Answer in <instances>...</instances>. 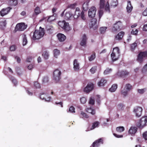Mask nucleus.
<instances>
[{
	"mask_svg": "<svg viewBox=\"0 0 147 147\" xmlns=\"http://www.w3.org/2000/svg\"><path fill=\"white\" fill-rule=\"evenodd\" d=\"M103 138H100L94 142L90 147H98L101 144H103Z\"/></svg>",
	"mask_w": 147,
	"mask_h": 147,
	"instance_id": "10",
	"label": "nucleus"
},
{
	"mask_svg": "<svg viewBox=\"0 0 147 147\" xmlns=\"http://www.w3.org/2000/svg\"><path fill=\"white\" fill-rule=\"evenodd\" d=\"M8 4L11 6H15L18 3L17 0H8Z\"/></svg>",
	"mask_w": 147,
	"mask_h": 147,
	"instance_id": "25",
	"label": "nucleus"
},
{
	"mask_svg": "<svg viewBox=\"0 0 147 147\" xmlns=\"http://www.w3.org/2000/svg\"><path fill=\"white\" fill-rule=\"evenodd\" d=\"M95 58V53L94 52L91 56L88 57L89 61H91L94 60Z\"/></svg>",
	"mask_w": 147,
	"mask_h": 147,
	"instance_id": "42",
	"label": "nucleus"
},
{
	"mask_svg": "<svg viewBox=\"0 0 147 147\" xmlns=\"http://www.w3.org/2000/svg\"><path fill=\"white\" fill-rule=\"evenodd\" d=\"M53 80L56 83L61 79V71L58 69H56L53 72Z\"/></svg>",
	"mask_w": 147,
	"mask_h": 147,
	"instance_id": "8",
	"label": "nucleus"
},
{
	"mask_svg": "<svg viewBox=\"0 0 147 147\" xmlns=\"http://www.w3.org/2000/svg\"><path fill=\"white\" fill-rule=\"evenodd\" d=\"M143 30L144 31H147V24L144 25L143 28Z\"/></svg>",
	"mask_w": 147,
	"mask_h": 147,
	"instance_id": "64",
	"label": "nucleus"
},
{
	"mask_svg": "<svg viewBox=\"0 0 147 147\" xmlns=\"http://www.w3.org/2000/svg\"><path fill=\"white\" fill-rule=\"evenodd\" d=\"M74 68L75 71H78L80 68L79 64L77 59H75L74 61Z\"/></svg>",
	"mask_w": 147,
	"mask_h": 147,
	"instance_id": "20",
	"label": "nucleus"
},
{
	"mask_svg": "<svg viewBox=\"0 0 147 147\" xmlns=\"http://www.w3.org/2000/svg\"><path fill=\"white\" fill-rule=\"evenodd\" d=\"M80 16L83 20L85 21L86 20V18L84 14V11H82L81 12Z\"/></svg>",
	"mask_w": 147,
	"mask_h": 147,
	"instance_id": "39",
	"label": "nucleus"
},
{
	"mask_svg": "<svg viewBox=\"0 0 147 147\" xmlns=\"http://www.w3.org/2000/svg\"><path fill=\"white\" fill-rule=\"evenodd\" d=\"M57 37L59 41L63 42L66 39V37L63 34L59 33L57 35Z\"/></svg>",
	"mask_w": 147,
	"mask_h": 147,
	"instance_id": "17",
	"label": "nucleus"
},
{
	"mask_svg": "<svg viewBox=\"0 0 147 147\" xmlns=\"http://www.w3.org/2000/svg\"><path fill=\"white\" fill-rule=\"evenodd\" d=\"M127 92H128L127 91V90H125L124 91H123L122 90L121 91V94L123 95H124V96H125L127 94Z\"/></svg>",
	"mask_w": 147,
	"mask_h": 147,
	"instance_id": "62",
	"label": "nucleus"
},
{
	"mask_svg": "<svg viewBox=\"0 0 147 147\" xmlns=\"http://www.w3.org/2000/svg\"><path fill=\"white\" fill-rule=\"evenodd\" d=\"M9 49L11 51H14L16 49V47L15 45H13L10 46Z\"/></svg>",
	"mask_w": 147,
	"mask_h": 147,
	"instance_id": "50",
	"label": "nucleus"
},
{
	"mask_svg": "<svg viewBox=\"0 0 147 147\" xmlns=\"http://www.w3.org/2000/svg\"><path fill=\"white\" fill-rule=\"evenodd\" d=\"M123 104L120 103L118 104L117 105V108L119 110H121L123 107Z\"/></svg>",
	"mask_w": 147,
	"mask_h": 147,
	"instance_id": "57",
	"label": "nucleus"
},
{
	"mask_svg": "<svg viewBox=\"0 0 147 147\" xmlns=\"http://www.w3.org/2000/svg\"><path fill=\"white\" fill-rule=\"evenodd\" d=\"M142 111V107H137L134 108V112L135 113L137 117H139L141 115Z\"/></svg>",
	"mask_w": 147,
	"mask_h": 147,
	"instance_id": "11",
	"label": "nucleus"
},
{
	"mask_svg": "<svg viewBox=\"0 0 147 147\" xmlns=\"http://www.w3.org/2000/svg\"><path fill=\"white\" fill-rule=\"evenodd\" d=\"M27 25H25L24 23H21L18 24L15 28V30L17 31H22L27 28Z\"/></svg>",
	"mask_w": 147,
	"mask_h": 147,
	"instance_id": "9",
	"label": "nucleus"
},
{
	"mask_svg": "<svg viewBox=\"0 0 147 147\" xmlns=\"http://www.w3.org/2000/svg\"><path fill=\"white\" fill-rule=\"evenodd\" d=\"M51 99V97L50 96H48V95H47V97L45 96V99L46 101L47 102H49Z\"/></svg>",
	"mask_w": 147,
	"mask_h": 147,
	"instance_id": "61",
	"label": "nucleus"
},
{
	"mask_svg": "<svg viewBox=\"0 0 147 147\" xmlns=\"http://www.w3.org/2000/svg\"><path fill=\"white\" fill-rule=\"evenodd\" d=\"M94 88V84L92 83L87 84L86 87L84 89V92L86 93H89Z\"/></svg>",
	"mask_w": 147,
	"mask_h": 147,
	"instance_id": "13",
	"label": "nucleus"
},
{
	"mask_svg": "<svg viewBox=\"0 0 147 147\" xmlns=\"http://www.w3.org/2000/svg\"><path fill=\"white\" fill-rule=\"evenodd\" d=\"M97 22V20L96 19H92L89 24L90 27V28L93 27L96 24Z\"/></svg>",
	"mask_w": 147,
	"mask_h": 147,
	"instance_id": "28",
	"label": "nucleus"
},
{
	"mask_svg": "<svg viewBox=\"0 0 147 147\" xmlns=\"http://www.w3.org/2000/svg\"><path fill=\"white\" fill-rule=\"evenodd\" d=\"M107 83V80L104 78H102L98 83V85L99 86H104Z\"/></svg>",
	"mask_w": 147,
	"mask_h": 147,
	"instance_id": "21",
	"label": "nucleus"
},
{
	"mask_svg": "<svg viewBox=\"0 0 147 147\" xmlns=\"http://www.w3.org/2000/svg\"><path fill=\"white\" fill-rule=\"evenodd\" d=\"M81 117H82V118H88L89 117V116L86 113L84 112H83V111H81Z\"/></svg>",
	"mask_w": 147,
	"mask_h": 147,
	"instance_id": "40",
	"label": "nucleus"
},
{
	"mask_svg": "<svg viewBox=\"0 0 147 147\" xmlns=\"http://www.w3.org/2000/svg\"><path fill=\"white\" fill-rule=\"evenodd\" d=\"M100 123L98 121H95L92 123L91 127L90 128V130H92L95 128L98 127Z\"/></svg>",
	"mask_w": 147,
	"mask_h": 147,
	"instance_id": "27",
	"label": "nucleus"
},
{
	"mask_svg": "<svg viewBox=\"0 0 147 147\" xmlns=\"http://www.w3.org/2000/svg\"><path fill=\"white\" fill-rule=\"evenodd\" d=\"M73 16V14L70 11L66 12L65 16V19L67 20H69L71 17Z\"/></svg>",
	"mask_w": 147,
	"mask_h": 147,
	"instance_id": "26",
	"label": "nucleus"
},
{
	"mask_svg": "<svg viewBox=\"0 0 147 147\" xmlns=\"http://www.w3.org/2000/svg\"><path fill=\"white\" fill-rule=\"evenodd\" d=\"M138 31L137 29H136L135 30H133L131 32V34L135 35H137L138 33Z\"/></svg>",
	"mask_w": 147,
	"mask_h": 147,
	"instance_id": "56",
	"label": "nucleus"
},
{
	"mask_svg": "<svg viewBox=\"0 0 147 147\" xmlns=\"http://www.w3.org/2000/svg\"><path fill=\"white\" fill-rule=\"evenodd\" d=\"M34 12L36 15H38L41 12L39 7L37 6L34 9Z\"/></svg>",
	"mask_w": 147,
	"mask_h": 147,
	"instance_id": "33",
	"label": "nucleus"
},
{
	"mask_svg": "<svg viewBox=\"0 0 147 147\" xmlns=\"http://www.w3.org/2000/svg\"><path fill=\"white\" fill-rule=\"evenodd\" d=\"M59 26L65 31H68L70 30V28L69 23L65 21H59L58 23Z\"/></svg>",
	"mask_w": 147,
	"mask_h": 147,
	"instance_id": "5",
	"label": "nucleus"
},
{
	"mask_svg": "<svg viewBox=\"0 0 147 147\" xmlns=\"http://www.w3.org/2000/svg\"><path fill=\"white\" fill-rule=\"evenodd\" d=\"M105 0H100V8L101 9H103L105 7V10L107 11L110 12L109 5L108 1L106 3L105 6Z\"/></svg>",
	"mask_w": 147,
	"mask_h": 147,
	"instance_id": "7",
	"label": "nucleus"
},
{
	"mask_svg": "<svg viewBox=\"0 0 147 147\" xmlns=\"http://www.w3.org/2000/svg\"><path fill=\"white\" fill-rule=\"evenodd\" d=\"M147 57V51L140 52L137 56V60L138 62L141 63L144 61V58Z\"/></svg>",
	"mask_w": 147,
	"mask_h": 147,
	"instance_id": "6",
	"label": "nucleus"
},
{
	"mask_svg": "<svg viewBox=\"0 0 147 147\" xmlns=\"http://www.w3.org/2000/svg\"><path fill=\"white\" fill-rule=\"evenodd\" d=\"M88 103L89 104L91 105H93L95 103V101L94 98L92 97H90Z\"/></svg>",
	"mask_w": 147,
	"mask_h": 147,
	"instance_id": "43",
	"label": "nucleus"
},
{
	"mask_svg": "<svg viewBox=\"0 0 147 147\" xmlns=\"http://www.w3.org/2000/svg\"><path fill=\"white\" fill-rule=\"evenodd\" d=\"M80 13L81 12L75 11L74 13L73 14V16L74 17V18L76 19L80 17Z\"/></svg>",
	"mask_w": 147,
	"mask_h": 147,
	"instance_id": "34",
	"label": "nucleus"
},
{
	"mask_svg": "<svg viewBox=\"0 0 147 147\" xmlns=\"http://www.w3.org/2000/svg\"><path fill=\"white\" fill-rule=\"evenodd\" d=\"M11 9V8L10 7L2 9L0 11V15L2 16H4L8 14Z\"/></svg>",
	"mask_w": 147,
	"mask_h": 147,
	"instance_id": "14",
	"label": "nucleus"
},
{
	"mask_svg": "<svg viewBox=\"0 0 147 147\" xmlns=\"http://www.w3.org/2000/svg\"><path fill=\"white\" fill-rule=\"evenodd\" d=\"M45 30L43 28H41V30H35L33 33L32 39L33 40L39 39L43 37L45 34Z\"/></svg>",
	"mask_w": 147,
	"mask_h": 147,
	"instance_id": "1",
	"label": "nucleus"
},
{
	"mask_svg": "<svg viewBox=\"0 0 147 147\" xmlns=\"http://www.w3.org/2000/svg\"><path fill=\"white\" fill-rule=\"evenodd\" d=\"M28 42L26 36L25 34H24L23 36L22 45L23 46H25L26 45Z\"/></svg>",
	"mask_w": 147,
	"mask_h": 147,
	"instance_id": "31",
	"label": "nucleus"
},
{
	"mask_svg": "<svg viewBox=\"0 0 147 147\" xmlns=\"http://www.w3.org/2000/svg\"><path fill=\"white\" fill-rule=\"evenodd\" d=\"M34 86L36 88H40V84L37 82H34Z\"/></svg>",
	"mask_w": 147,
	"mask_h": 147,
	"instance_id": "51",
	"label": "nucleus"
},
{
	"mask_svg": "<svg viewBox=\"0 0 147 147\" xmlns=\"http://www.w3.org/2000/svg\"><path fill=\"white\" fill-rule=\"evenodd\" d=\"M80 101L81 103L84 104L85 103L86 101V98L85 97H82L80 98Z\"/></svg>",
	"mask_w": 147,
	"mask_h": 147,
	"instance_id": "47",
	"label": "nucleus"
},
{
	"mask_svg": "<svg viewBox=\"0 0 147 147\" xmlns=\"http://www.w3.org/2000/svg\"><path fill=\"white\" fill-rule=\"evenodd\" d=\"M118 75L121 77H125L128 76L129 73L126 70L122 71L118 73Z\"/></svg>",
	"mask_w": 147,
	"mask_h": 147,
	"instance_id": "22",
	"label": "nucleus"
},
{
	"mask_svg": "<svg viewBox=\"0 0 147 147\" xmlns=\"http://www.w3.org/2000/svg\"><path fill=\"white\" fill-rule=\"evenodd\" d=\"M125 130L123 126H120L117 127L116 129V131L119 132H121Z\"/></svg>",
	"mask_w": 147,
	"mask_h": 147,
	"instance_id": "36",
	"label": "nucleus"
},
{
	"mask_svg": "<svg viewBox=\"0 0 147 147\" xmlns=\"http://www.w3.org/2000/svg\"><path fill=\"white\" fill-rule=\"evenodd\" d=\"M12 83L14 84L15 86H16L17 84V82L16 80L13 77H12L10 78Z\"/></svg>",
	"mask_w": 147,
	"mask_h": 147,
	"instance_id": "45",
	"label": "nucleus"
},
{
	"mask_svg": "<svg viewBox=\"0 0 147 147\" xmlns=\"http://www.w3.org/2000/svg\"><path fill=\"white\" fill-rule=\"evenodd\" d=\"M69 112L71 113H75L74 108L73 106H71L70 107L69 110Z\"/></svg>",
	"mask_w": 147,
	"mask_h": 147,
	"instance_id": "52",
	"label": "nucleus"
},
{
	"mask_svg": "<svg viewBox=\"0 0 147 147\" xmlns=\"http://www.w3.org/2000/svg\"><path fill=\"white\" fill-rule=\"evenodd\" d=\"M42 55L44 59H48L49 56L48 53L47 51L44 52L42 54Z\"/></svg>",
	"mask_w": 147,
	"mask_h": 147,
	"instance_id": "32",
	"label": "nucleus"
},
{
	"mask_svg": "<svg viewBox=\"0 0 147 147\" xmlns=\"http://www.w3.org/2000/svg\"><path fill=\"white\" fill-rule=\"evenodd\" d=\"M143 137L146 140H147V131L143 133Z\"/></svg>",
	"mask_w": 147,
	"mask_h": 147,
	"instance_id": "55",
	"label": "nucleus"
},
{
	"mask_svg": "<svg viewBox=\"0 0 147 147\" xmlns=\"http://www.w3.org/2000/svg\"><path fill=\"white\" fill-rule=\"evenodd\" d=\"M49 78L47 76H45L43 78L42 82L43 83H47L49 81Z\"/></svg>",
	"mask_w": 147,
	"mask_h": 147,
	"instance_id": "53",
	"label": "nucleus"
},
{
	"mask_svg": "<svg viewBox=\"0 0 147 147\" xmlns=\"http://www.w3.org/2000/svg\"><path fill=\"white\" fill-rule=\"evenodd\" d=\"M142 71L143 72H147V64L144 67L142 70Z\"/></svg>",
	"mask_w": 147,
	"mask_h": 147,
	"instance_id": "58",
	"label": "nucleus"
},
{
	"mask_svg": "<svg viewBox=\"0 0 147 147\" xmlns=\"http://www.w3.org/2000/svg\"><path fill=\"white\" fill-rule=\"evenodd\" d=\"M112 71V69H109L108 68L104 71V74H108L111 72Z\"/></svg>",
	"mask_w": 147,
	"mask_h": 147,
	"instance_id": "46",
	"label": "nucleus"
},
{
	"mask_svg": "<svg viewBox=\"0 0 147 147\" xmlns=\"http://www.w3.org/2000/svg\"><path fill=\"white\" fill-rule=\"evenodd\" d=\"M125 88L127 90L130 91L132 89V86L130 84H127L125 85Z\"/></svg>",
	"mask_w": 147,
	"mask_h": 147,
	"instance_id": "44",
	"label": "nucleus"
},
{
	"mask_svg": "<svg viewBox=\"0 0 147 147\" xmlns=\"http://www.w3.org/2000/svg\"><path fill=\"white\" fill-rule=\"evenodd\" d=\"M147 123V116L142 117L136 123V125L139 128L142 129L146 125Z\"/></svg>",
	"mask_w": 147,
	"mask_h": 147,
	"instance_id": "3",
	"label": "nucleus"
},
{
	"mask_svg": "<svg viewBox=\"0 0 147 147\" xmlns=\"http://www.w3.org/2000/svg\"><path fill=\"white\" fill-rule=\"evenodd\" d=\"M123 28V25L121 21L116 22L114 24L111 29V31L114 33H116L117 32L121 30Z\"/></svg>",
	"mask_w": 147,
	"mask_h": 147,
	"instance_id": "2",
	"label": "nucleus"
},
{
	"mask_svg": "<svg viewBox=\"0 0 147 147\" xmlns=\"http://www.w3.org/2000/svg\"><path fill=\"white\" fill-rule=\"evenodd\" d=\"M138 92L140 94H143V93L145 91L144 89H138Z\"/></svg>",
	"mask_w": 147,
	"mask_h": 147,
	"instance_id": "60",
	"label": "nucleus"
},
{
	"mask_svg": "<svg viewBox=\"0 0 147 147\" xmlns=\"http://www.w3.org/2000/svg\"><path fill=\"white\" fill-rule=\"evenodd\" d=\"M107 27H100L99 29V31L101 34H104L106 31Z\"/></svg>",
	"mask_w": 147,
	"mask_h": 147,
	"instance_id": "35",
	"label": "nucleus"
},
{
	"mask_svg": "<svg viewBox=\"0 0 147 147\" xmlns=\"http://www.w3.org/2000/svg\"><path fill=\"white\" fill-rule=\"evenodd\" d=\"M118 4L117 0H113L110 4L111 7H116Z\"/></svg>",
	"mask_w": 147,
	"mask_h": 147,
	"instance_id": "29",
	"label": "nucleus"
},
{
	"mask_svg": "<svg viewBox=\"0 0 147 147\" xmlns=\"http://www.w3.org/2000/svg\"><path fill=\"white\" fill-rule=\"evenodd\" d=\"M127 12L128 13H130L133 9V7H128L127 6L126 7Z\"/></svg>",
	"mask_w": 147,
	"mask_h": 147,
	"instance_id": "54",
	"label": "nucleus"
},
{
	"mask_svg": "<svg viewBox=\"0 0 147 147\" xmlns=\"http://www.w3.org/2000/svg\"><path fill=\"white\" fill-rule=\"evenodd\" d=\"M47 17H44L41 19V21H42L45 20L46 21L48 22H51L55 19V18L53 17V15L49 16L47 19Z\"/></svg>",
	"mask_w": 147,
	"mask_h": 147,
	"instance_id": "19",
	"label": "nucleus"
},
{
	"mask_svg": "<svg viewBox=\"0 0 147 147\" xmlns=\"http://www.w3.org/2000/svg\"><path fill=\"white\" fill-rule=\"evenodd\" d=\"M47 94L44 93H41L40 94V98L42 100H44L45 96L47 97Z\"/></svg>",
	"mask_w": 147,
	"mask_h": 147,
	"instance_id": "41",
	"label": "nucleus"
},
{
	"mask_svg": "<svg viewBox=\"0 0 147 147\" xmlns=\"http://www.w3.org/2000/svg\"><path fill=\"white\" fill-rule=\"evenodd\" d=\"M87 40V38L86 34H84L82 36V40L80 43V45L84 47H86Z\"/></svg>",
	"mask_w": 147,
	"mask_h": 147,
	"instance_id": "15",
	"label": "nucleus"
},
{
	"mask_svg": "<svg viewBox=\"0 0 147 147\" xmlns=\"http://www.w3.org/2000/svg\"><path fill=\"white\" fill-rule=\"evenodd\" d=\"M53 53L54 56L56 57H57V56L59 55L60 54L59 51L57 49H55L53 50Z\"/></svg>",
	"mask_w": 147,
	"mask_h": 147,
	"instance_id": "37",
	"label": "nucleus"
},
{
	"mask_svg": "<svg viewBox=\"0 0 147 147\" xmlns=\"http://www.w3.org/2000/svg\"><path fill=\"white\" fill-rule=\"evenodd\" d=\"M125 34V33L123 31L120 32L115 36V39L120 40L122 39Z\"/></svg>",
	"mask_w": 147,
	"mask_h": 147,
	"instance_id": "18",
	"label": "nucleus"
},
{
	"mask_svg": "<svg viewBox=\"0 0 147 147\" xmlns=\"http://www.w3.org/2000/svg\"><path fill=\"white\" fill-rule=\"evenodd\" d=\"M137 130L138 128L136 127H131L129 130V133L131 136H134L137 132Z\"/></svg>",
	"mask_w": 147,
	"mask_h": 147,
	"instance_id": "16",
	"label": "nucleus"
},
{
	"mask_svg": "<svg viewBox=\"0 0 147 147\" xmlns=\"http://www.w3.org/2000/svg\"><path fill=\"white\" fill-rule=\"evenodd\" d=\"M90 2V0H87L82 5L83 10L84 11H87L88 8V4Z\"/></svg>",
	"mask_w": 147,
	"mask_h": 147,
	"instance_id": "23",
	"label": "nucleus"
},
{
	"mask_svg": "<svg viewBox=\"0 0 147 147\" xmlns=\"http://www.w3.org/2000/svg\"><path fill=\"white\" fill-rule=\"evenodd\" d=\"M96 70V66L93 67L90 69V71L92 74H93L95 72Z\"/></svg>",
	"mask_w": 147,
	"mask_h": 147,
	"instance_id": "48",
	"label": "nucleus"
},
{
	"mask_svg": "<svg viewBox=\"0 0 147 147\" xmlns=\"http://www.w3.org/2000/svg\"><path fill=\"white\" fill-rule=\"evenodd\" d=\"M120 56L119 49L118 47H116L113 49L111 55V58L113 61L117 60Z\"/></svg>",
	"mask_w": 147,
	"mask_h": 147,
	"instance_id": "4",
	"label": "nucleus"
},
{
	"mask_svg": "<svg viewBox=\"0 0 147 147\" xmlns=\"http://www.w3.org/2000/svg\"><path fill=\"white\" fill-rule=\"evenodd\" d=\"M99 18L100 19L103 13V11L102 10H100L99 11Z\"/></svg>",
	"mask_w": 147,
	"mask_h": 147,
	"instance_id": "59",
	"label": "nucleus"
},
{
	"mask_svg": "<svg viewBox=\"0 0 147 147\" xmlns=\"http://www.w3.org/2000/svg\"><path fill=\"white\" fill-rule=\"evenodd\" d=\"M117 88V84H113L111 87L109 89V91L111 92H113L115 91Z\"/></svg>",
	"mask_w": 147,
	"mask_h": 147,
	"instance_id": "30",
	"label": "nucleus"
},
{
	"mask_svg": "<svg viewBox=\"0 0 147 147\" xmlns=\"http://www.w3.org/2000/svg\"><path fill=\"white\" fill-rule=\"evenodd\" d=\"M96 11V9L95 7L93 6L91 7L88 11L89 17L91 18H94L95 15Z\"/></svg>",
	"mask_w": 147,
	"mask_h": 147,
	"instance_id": "12",
	"label": "nucleus"
},
{
	"mask_svg": "<svg viewBox=\"0 0 147 147\" xmlns=\"http://www.w3.org/2000/svg\"><path fill=\"white\" fill-rule=\"evenodd\" d=\"M142 14L145 16H147V7L143 12Z\"/></svg>",
	"mask_w": 147,
	"mask_h": 147,
	"instance_id": "63",
	"label": "nucleus"
},
{
	"mask_svg": "<svg viewBox=\"0 0 147 147\" xmlns=\"http://www.w3.org/2000/svg\"><path fill=\"white\" fill-rule=\"evenodd\" d=\"M137 46V44L136 42H134L130 45V49L131 51H133Z\"/></svg>",
	"mask_w": 147,
	"mask_h": 147,
	"instance_id": "38",
	"label": "nucleus"
},
{
	"mask_svg": "<svg viewBox=\"0 0 147 147\" xmlns=\"http://www.w3.org/2000/svg\"><path fill=\"white\" fill-rule=\"evenodd\" d=\"M76 4L75 3L73 4H71L68 5L67 8H70L71 9H74L76 7Z\"/></svg>",
	"mask_w": 147,
	"mask_h": 147,
	"instance_id": "49",
	"label": "nucleus"
},
{
	"mask_svg": "<svg viewBox=\"0 0 147 147\" xmlns=\"http://www.w3.org/2000/svg\"><path fill=\"white\" fill-rule=\"evenodd\" d=\"M85 110L86 112L90 113L93 115H94L96 113L95 110L91 107L87 108Z\"/></svg>",
	"mask_w": 147,
	"mask_h": 147,
	"instance_id": "24",
	"label": "nucleus"
}]
</instances>
